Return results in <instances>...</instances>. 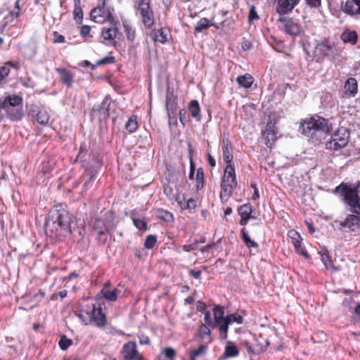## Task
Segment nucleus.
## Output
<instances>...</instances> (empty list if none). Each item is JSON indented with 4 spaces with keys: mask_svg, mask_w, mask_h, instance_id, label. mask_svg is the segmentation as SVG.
<instances>
[{
    "mask_svg": "<svg viewBox=\"0 0 360 360\" xmlns=\"http://www.w3.org/2000/svg\"><path fill=\"white\" fill-rule=\"evenodd\" d=\"M332 124L326 119L321 117H309L302 120L299 131L310 137L314 141L319 142L332 131Z\"/></svg>",
    "mask_w": 360,
    "mask_h": 360,
    "instance_id": "nucleus-1",
    "label": "nucleus"
},
{
    "mask_svg": "<svg viewBox=\"0 0 360 360\" xmlns=\"http://www.w3.org/2000/svg\"><path fill=\"white\" fill-rule=\"evenodd\" d=\"M49 218H51L53 224H57L66 234H72L77 227L76 218L65 210L62 205L54 206L50 212Z\"/></svg>",
    "mask_w": 360,
    "mask_h": 360,
    "instance_id": "nucleus-2",
    "label": "nucleus"
},
{
    "mask_svg": "<svg viewBox=\"0 0 360 360\" xmlns=\"http://www.w3.org/2000/svg\"><path fill=\"white\" fill-rule=\"evenodd\" d=\"M359 186L360 183L357 185L341 183L333 191L341 195L342 200L349 207L350 211L355 214L360 213Z\"/></svg>",
    "mask_w": 360,
    "mask_h": 360,
    "instance_id": "nucleus-3",
    "label": "nucleus"
},
{
    "mask_svg": "<svg viewBox=\"0 0 360 360\" xmlns=\"http://www.w3.org/2000/svg\"><path fill=\"white\" fill-rule=\"evenodd\" d=\"M220 186V199L222 202H226L229 199L233 190L237 186L235 168L231 164L226 166Z\"/></svg>",
    "mask_w": 360,
    "mask_h": 360,
    "instance_id": "nucleus-4",
    "label": "nucleus"
},
{
    "mask_svg": "<svg viewBox=\"0 0 360 360\" xmlns=\"http://www.w3.org/2000/svg\"><path fill=\"white\" fill-rule=\"evenodd\" d=\"M114 216L111 212L105 213V219H96L93 229L96 231L98 240L105 243L108 240V236L110 234V230L115 228Z\"/></svg>",
    "mask_w": 360,
    "mask_h": 360,
    "instance_id": "nucleus-5",
    "label": "nucleus"
},
{
    "mask_svg": "<svg viewBox=\"0 0 360 360\" xmlns=\"http://www.w3.org/2000/svg\"><path fill=\"white\" fill-rule=\"evenodd\" d=\"M22 99L19 96H6L1 103V108L7 112L8 116L12 120H20L22 117Z\"/></svg>",
    "mask_w": 360,
    "mask_h": 360,
    "instance_id": "nucleus-6",
    "label": "nucleus"
},
{
    "mask_svg": "<svg viewBox=\"0 0 360 360\" xmlns=\"http://www.w3.org/2000/svg\"><path fill=\"white\" fill-rule=\"evenodd\" d=\"M349 131L345 127L339 128L326 142V148L330 150H339L347 146L349 139Z\"/></svg>",
    "mask_w": 360,
    "mask_h": 360,
    "instance_id": "nucleus-7",
    "label": "nucleus"
},
{
    "mask_svg": "<svg viewBox=\"0 0 360 360\" xmlns=\"http://www.w3.org/2000/svg\"><path fill=\"white\" fill-rule=\"evenodd\" d=\"M150 0H139L136 6V15H138L145 27L150 29L155 22L153 11H152Z\"/></svg>",
    "mask_w": 360,
    "mask_h": 360,
    "instance_id": "nucleus-8",
    "label": "nucleus"
},
{
    "mask_svg": "<svg viewBox=\"0 0 360 360\" xmlns=\"http://www.w3.org/2000/svg\"><path fill=\"white\" fill-rule=\"evenodd\" d=\"M114 9L110 6H105V1L102 6H99L91 10L90 15L92 20L97 23H103L108 21L110 25H115L117 22L113 16Z\"/></svg>",
    "mask_w": 360,
    "mask_h": 360,
    "instance_id": "nucleus-9",
    "label": "nucleus"
},
{
    "mask_svg": "<svg viewBox=\"0 0 360 360\" xmlns=\"http://www.w3.org/2000/svg\"><path fill=\"white\" fill-rule=\"evenodd\" d=\"M289 242L292 244L295 251L305 258H309V254L304 247L302 246V238L300 233L294 229H291L288 233Z\"/></svg>",
    "mask_w": 360,
    "mask_h": 360,
    "instance_id": "nucleus-10",
    "label": "nucleus"
},
{
    "mask_svg": "<svg viewBox=\"0 0 360 360\" xmlns=\"http://www.w3.org/2000/svg\"><path fill=\"white\" fill-rule=\"evenodd\" d=\"M122 353L125 360H146L136 348L134 342H128L123 345Z\"/></svg>",
    "mask_w": 360,
    "mask_h": 360,
    "instance_id": "nucleus-11",
    "label": "nucleus"
},
{
    "mask_svg": "<svg viewBox=\"0 0 360 360\" xmlns=\"http://www.w3.org/2000/svg\"><path fill=\"white\" fill-rule=\"evenodd\" d=\"M110 100L105 97L101 104L94 105L91 110V115L98 118L100 121L105 120L110 115L109 112Z\"/></svg>",
    "mask_w": 360,
    "mask_h": 360,
    "instance_id": "nucleus-12",
    "label": "nucleus"
},
{
    "mask_svg": "<svg viewBox=\"0 0 360 360\" xmlns=\"http://www.w3.org/2000/svg\"><path fill=\"white\" fill-rule=\"evenodd\" d=\"M278 20L283 23V29L286 34L292 37L301 34L302 27L292 19L281 17Z\"/></svg>",
    "mask_w": 360,
    "mask_h": 360,
    "instance_id": "nucleus-13",
    "label": "nucleus"
},
{
    "mask_svg": "<svg viewBox=\"0 0 360 360\" xmlns=\"http://www.w3.org/2000/svg\"><path fill=\"white\" fill-rule=\"evenodd\" d=\"M342 11L350 16H360V0H342Z\"/></svg>",
    "mask_w": 360,
    "mask_h": 360,
    "instance_id": "nucleus-14",
    "label": "nucleus"
},
{
    "mask_svg": "<svg viewBox=\"0 0 360 360\" xmlns=\"http://www.w3.org/2000/svg\"><path fill=\"white\" fill-rule=\"evenodd\" d=\"M316 51L326 56L333 58L338 56L340 53V50L334 44L323 43L318 44L316 47Z\"/></svg>",
    "mask_w": 360,
    "mask_h": 360,
    "instance_id": "nucleus-15",
    "label": "nucleus"
},
{
    "mask_svg": "<svg viewBox=\"0 0 360 360\" xmlns=\"http://www.w3.org/2000/svg\"><path fill=\"white\" fill-rule=\"evenodd\" d=\"M357 214H349L344 221L339 223L340 229L344 230L349 228L354 231L356 228H360V212Z\"/></svg>",
    "mask_w": 360,
    "mask_h": 360,
    "instance_id": "nucleus-16",
    "label": "nucleus"
},
{
    "mask_svg": "<svg viewBox=\"0 0 360 360\" xmlns=\"http://www.w3.org/2000/svg\"><path fill=\"white\" fill-rule=\"evenodd\" d=\"M300 0H278L276 12L280 15L291 12Z\"/></svg>",
    "mask_w": 360,
    "mask_h": 360,
    "instance_id": "nucleus-17",
    "label": "nucleus"
},
{
    "mask_svg": "<svg viewBox=\"0 0 360 360\" xmlns=\"http://www.w3.org/2000/svg\"><path fill=\"white\" fill-rule=\"evenodd\" d=\"M94 322L98 327H104L106 325L105 315L102 312V309L95 304L92 306L91 322Z\"/></svg>",
    "mask_w": 360,
    "mask_h": 360,
    "instance_id": "nucleus-18",
    "label": "nucleus"
},
{
    "mask_svg": "<svg viewBox=\"0 0 360 360\" xmlns=\"http://www.w3.org/2000/svg\"><path fill=\"white\" fill-rule=\"evenodd\" d=\"M56 71L60 77V81L68 87H71L73 84L74 75L68 69L57 68Z\"/></svg>",
    "mask_w": 360,
    "mask_h": 360,
    "instance_id": "nucleus-19",
    "label": "nucleus"
},
{
    "mask_svg": "<svg viewBox=\"0 0 360 360\" xmlns=\"http://www.w3.org/2000/svg\"><path fill=\"white\" fill-rule=\"evenodd\" d=\"M92 306L86 305L84 308L75 311V314L80 321L87 325L91 322Z\"/></svg>",
    "mask_w": 360,
    "mask_h": 360,
    "instance_id": "nucleus-20",
    "label": "nucleus"
},
{
    "mask_svg": "<svg viewBox=\"0 0 360 360\" xmlns=\"http://www.w3.org/2000/svg\"><path fill=\"white\" fill-rule=\"evenodd\" d=\"M120 291L115 288H112L108 284H105L101 290L103 297L108 301H115Z\"/></svg>",
    "mask_w": 360,
    "mask_h": 360,
    "instance_id": "nucleus-21",
    "label": "nucleus"
},
{
    "mask_svg": "<svg viewBox=\"0 0 360 360\" xmlns=\"http://www.w3.org/2000/svg\"><path fill=\"white\" fill-rule=\"evenodd\" d=\"M346 94L349 97H354L358 91L357 81L355 78L350 77L347 79L345 84Z\"/></svg>",
    "mask_w": 360,
    "mask_h": 360,
    "instance_id": "nucleus-22",
    "label": "nucleus"
},
{
    "mask_svg": "<svg viewBox=\"0 0 360 360\" xmlns=\"http://www.w3.org/2000/svg\"><path fill=\"white\" fill-rule=\"evenodd\" d=\"M116 25H112V27L109 28H103L101 32V37L104 40L109 41L110 44H115V41H114L117 32V28L116 27Z\"/></svg>",
    "mask_w": 360,
    "mask_h": 360,
    "instance_id": "nucleus-23",
    "label": "nucleus"
},
{
    "mask_svg": "<svg viewBox=\"0 0 360 360\" xmlns=\"http://www.w3.org/2000/svg\"><path fill=\"white\" fill-rule=\"evenodd\" d=\"M239 349L236 344L231 341H227L224 347V356L225 358H233L238 356Z\"/></svg>",
    "mask_w": 360,
    "mask_h": 360,
    "instance_id": "nucleus-24",
    "label": "nucleus"
},
{
    "mask_svg": "<svg viewBox=\"0 0 360 360\" xmlns=\"http://www.w3.org/2000/svg\"><path fill=\"white\" fill-rule=\"evenodd\" d=\"M152 36L154 41L164 44L169 39L170 34L169 30L161 28L154 30Z\"/></svg>",
    "mask_w": 360,
    "mask_h": 360,
    "instance_id": "nucleus-25",
    "label": "nucleus"
},
{
    "mask_svg": "<svg viewBox=\"0 0 360 360\" xmlns=\"http://www.w3.org/2000/svg\"><path fill=\"white\" fill-rule=\"evenodd\" d=\"M264 136L265 139V144L267 147L271 148L277 139L276 131H275L274 127H266L264 131Z\"/></svg>",
    "mask_w": 360,
    "mask_h": 360,
    "instance_id": "nucleus-26",
    "label": "nucleus"
},
{
    "mask_svg": "<svg viewBox=\"0 0 360 360\" xmlns=\"http://www.w3.org/2000/svg\"><path fill=\"white\" fill-rule=\"evenodd\" d=\"M188 110L191 116L197 121L201 120L200 108L199 103L197 100H192L188 105Z\"/></svg>",
    "mask_w": 360,
    "mask_h": 360,
    "instance_id": "nucleus-27",
    "label": "nucleus"
},
{
    "mask_svg": "<svg viewBox=\"0 0 360 360\" xmlns=\"http://www.w3.org/2000/svg\"><path fill=\"white\" fill-rule=\"evenodd\" d=\"M236 82L239 86L245 89L250 88L254 82V78L250 74H245L238 76L236 78Z\"/></svg>",
    "mask_w": 360,
    "mask_h": 360,
    "instance_id": "nucleus-28",
    "label": "nucleus"
},
{
    "mask_svg": "<svg viewBox=\"0 0 360 360\" xmlns=\"http://www.w3.org/2000/svg\"><path fill=\"white\" fill-rule=\"evenodd\" d=\"M211 26H214L215 27L218 28V27L214 24L210 23V20L207 18H202L196 23L194 28V33H199L203 30L208 29Z\"/></svg>",
    "mask_w": 360,
    "mask_h": 360,
    "instance_id": "nucleus-29",
    "label": "nucleus"
},
{
    "mask_svg": "<svg viewBox=\"0 0 360 360\" xmlns=\"http://www.w3.org/2000/svg\"><path fill=\"white\" fill-rule=\"evenodd\" d=\"M357 34L355 31L345 30L342 34L341 38L345 43L355 44L357 41Z\"/></svg>",
    "mask_w": 360,
    "mask_h": 360,
    "instance_id": "nucleus-30",
    "label": "nucleus"
},
{
    "mask_svg": "<svg viewBox=\"0 0 360 360\" xmlns=\"http://www.w3.org/2000/svg\"><path fill=\"white\" fill-rule=\"evenodd\" d=\"M131 217L133 221L134 225L141 231H146L147 229V224L146 222L136 217L135 211H133L131 214Z\"/></svg>",
    "mask_w": 360,
    "mask_h": 360,
    "instance_id": "nucleus-31",
    "label": "nucleus"
},
{
    "mask_svg": "<svg viewBox=\"0 0 360 360\" xmlns=\"http://www.w3.org/2000/svg\"><path fill=\"white\" fill-rule=\"evenodd\" d=\"M126 129L129 133L134 132L138 128L137 117L135 115L131 116L125 124Z\"/></svg>",
    "mask_w": 360,
    "mask_h": 360,
    "instance_id": "nucleus-32",
    "label": "nucleus"
},
{
    "mask_svg": "<svg viewBox=\"0 0 360 360\" xmlns=\"http://www.w3.org/2000/svg\"><path fill=\"white\" fill-rule=\"evenodd\" d=\"M122 24L127 39L133 41L136 37L135 30L126 20L123 21Z\"/></svg>",
    "mask_w": 360,
    "mask_h": 360,
    "instance_id": "nucleus-33",
    "label": "nucleus"
},
{
    "mask_svg": "<svg viewBox=\"0 0 360 360\" xmlns=\"http://www.w3.org/2000/svg\"><path fill=\"white\" fill-rule=\"evenodd\" d=\"M222 153H223V159L228 164H231L232 160H233V155L231 153V148L229 146V144L224 143L222 146Z\"/></svg>",
    "mask_w": 360,
    "mask_h": 360,
    "instance_id": "nucleus-34",
    "label": "nucleus"
},
{
    "mask_svg": "<svg viewBox=\"0 0 360 360\" xmlns=\"http://www.w3.org/2000/svg\"><path fill=\"white\" fill-rule=\"evenodd\" d=\"M50 116L46 110H40L37 114V120L40 124H46L49 122Z\"/></svg>",
    "mask_w": 360,
    "mask_h": 360,
    "instance_id": "nucleus-35",
    "label": "nucleus"
},
{
    "mask_svg": "<svg viewBox=\"0 0 360 360\" xmlns=\"http://www.w3.org/2000/svg\"><path fill=\"white\" fill-rule=\"evenodd\" d=\"M252 212V206L250 204H244L238 208V213L240 217H250Z\"/></svg>",
    "mask_w": 360,
    "mask_h": 360,
    "instance_id": "nucleus-36",
    "label": "nucleus"
},
{
    "mask_svg": "<svg viewBox=\"0 0 360 360\" xmlns=\"http://www.w3.org/2000/svg\"><path fill=\"white\" fill-rule=\"evenodd\" d=\"M176 352L174 349L171 347H167L164 349L162 354L159 356V360H174Z\"/></svg>",
    "mask_w": 360,
    "mask_h": 360,
    "instance_id": "nucleus-37",
    "label": "nucleus"
},
{
    "mask_svg": "<svg viewBox=\"0 0 360 360\" xmlns=\"http://www.w3.org/2000/svg\"><path fill=\"white\" fill-rule=\"evenodd\" d=\"M227 321L229 325L233 323L241 324L243 322V318L242 316L237 313L231 314L226 316Z\"/></svg>",
    "mask_w": 360,
    "mask_h": 360,
    "instance_id": "nucleus-38",
    "label": "nucleus"
},
{
    "mask_svg": "<svg viewBox=\"0 0 360 360\" xmlns=\"http://www.w3.org/2000/svg\"><path fill=\"white\" fill-rule=\"evenodd\" d=\"M10 65H13L11 62L8 61L0 66V82L8 75L11 70L9 68Z\"/></svg>",
    "mask_w": 360,
    "mask_h": 360,
    "instance_id": "nucleus-39",
    "label": "nucleus"
},
{
    "mask_svg": "<svg viewBox=\"0 0 360 360\" xmlns=\"http://www.w3.org/2000/svg\"><path fill=\"white\" fill-rule=\"evenodd\" d=\"M213 316L214 322H219L220 320H222L226 318L224 316V311L222 307H216L213 309Z\"/></svg>",
    "mask_w": 360,
    "mask_h": 360,
    "instance_id": "nucleus-40",
    "label": "nucleus"
},
{
    "mask_svg": "<svg viewBox=\"0 0 360 360\" xmlns=\"http://www.w3.org/2000/svg\"><path fill=\"white\" fill-rule=\"evenodd\" d=\"M207 348L206 345H201L198 349L192 351L190 354L191 360H195L197 357L205 354Z\"/></svg>",
    "mask_w": 360,
    "mask_h": 360,
    "instance_id": "nucleus-41",
    "label": "nucleus"
},
{
    "mask_svg": "<svg viewBox=\"0 0 360 360\" xmlns=\"http://www.w3.org/2000/svg\"><path fill=\"white\" fill-rule=\"evenodd\" d=\"M157 217L165 221H170L173 219V215L171 212L163 210H158L157 211Z\"/></svg>",
    "mask_w": 360,
    "mask_h": 360,
    "instance_id": "nucleus-42",
    "label": "nucleus"
},
{
    "mask_svg": "<svg viewBox=\"0 0 360 360\" xmlns=\"http://www.w3.org/2000/svg\"><path fill=\"white\" fill-rule=\"evenodd\" d=\"M241 233L243 240L248 248H254L257 246V243L250 238L248 233L245 232L244 229H242Z\"/></svg>",
    "mask_w": 360,
    "mask_h": 360,
    "instance_id": "nucleus-43",
    "label": "nucleus"
},
{
    "mask_svg": "<svg viewBox=\"0 0 360 360\" xmlns=\"http://www.w3.org/2000/svg\"><path fill=\"white\" fill-rule=\"evenodd\" d=\"M196 181H197V189H201L204 185V173L203 170L201 167L197 169L196 173Z\"/></svg>",
    "mask_w": 360,
    "mask_h": 360,
    "instance_id": "nucleus-44",
    "label": "nucleus"
},
{
    "mask_svg": "<svg viewBox=\"0 0 360 360\" xmlns=\"http://www.w3.org/2000/svg\"><path fill=\"white\" fill-rule=\"evenodd\" d=\"M157 243V238L153 235H149L146 237L144 246L147 249H152Z\"/></svg>",
    "mask_w": 360,
    "mask_h": 360,
    "instance_id": "nucleus-45",
    "label": "nucleus"
},
{
    "mask_svg": "<svg viewBox=\"0 0 360 360\" xmlns=\"http://www.w3.org/2000/svg\"><path fill=\"white\" fill-rule=\"evenodd\" d=\"M72 343V340L68 338L65 335L61 337L59 341V346L62 350H66Z\"/></svg>",
    "mask_w": 360,
    "mask_h": 360,
    "instance_id": "nucleus-46",
    "label": "nucleus"
},
{
    "mask_svg": "<svg viewBox=\"0 0 360 360\" xmlns=\"http://www.w3.org/2000/svg\"><path fill=\"white\" fill-rule=\"evenodd\" d=\"M74 18L77 22H81L83 18V12L79 5H75V9L73 11Z\"/></svg>",
    "mask_w": 360,
    "mask_h": 360,
    "instance_id": "nucleus-47",
    "label": "nucleus"
},
{
    "mask_svg": "<svg viewBox=\"0 0 360 360\" xmlns=\"http://www.w3.org/2000/svg\"><path fill=\"white\" fill-rule=\"evenodd\" d=\"M321 261L323 262L326 267L329 268L332 266V259L327 251H325L323 253H321Z\"/></svg>",
    "mask_w": 360,
    "mask_h": 360,
    "instance_id": "nucleus-48",
    "label": "nucleus"
},
{
    "mask_svg": "<svg viewBox=\"0 0 360 360\" xmlns=\"http://www.w3.org/2000/svg\"><path fill=\"white\" fill-rule=\"evenodd\" d=\"M53 162L49 160L43 162L42 167L41 169V172L44 174L49 173L53 169Z\"/></svg>",
    "mask_w": 360,
    "mask_h": 360,
    "instance_id": "nucleus-49",
    "label": "nucleus"
},
{
    "mask_svg": "<svg viewBox=\"0 0 360 360\" xmlns=\"http://www.w3.org/2000/svg\"><path fill=\"white\" fill-rule=\"evenodd\" d=\"M188 152H189L190 160H191V168H190V172H189V179H193L194 174H195V168H194V165H193L192 159H191V156H192V146H191V144L190 143H188Z\"/></svg>",
    "mask_w": 360,
    "mask_h": 360,
    "instance_id": "nucleus-50",
    "label": "nucleus"
},
{
    "mask_svg": "<svg viewBox=\"0 0 360 360\" xmlns=\"http://www.w3.org/2000/svg\"><path fill=\"white\" fill-rule=\"evenodd\" d=\"M199 333L202 338H205L206 336H210L211 331L207 325L202 323L200 326Z\"/></svg>",
    "mask_w": 360,
    "mask_h": 360,
    "instance_id": "nucleus-51",
    "label": "nucleus"
},
{
    "mask_svg": "<svg viewBox=\"0 0 360 360\" xmlns=\"http://www.w3.org/2000/svg\"><path fill=\"white\" fill-rule=\"evenodd\" d=\"M229 323L227 321L226 317L222 320H220L219 322H214L213 327H218L219 330L221 329L223 327H226L229 329Z\"/></svg>",
    "mask_w": 360,
    "mask_h": 360,
    "instance_id": "nucleus-52",
    "label": "nucleus"
},
{
    "mask_svg": "<svg viewBox=\"0 0 360 360\" xmlns=\"http://www.w3.org/2000/svg\"><path fill=\"white\" fill-rule=\"evenodd\" d=\"M114 61H115V58L112 56H106V57L101 59L100 60H98L97 64L99 65H104V64H110V63H113Z\"/></svg>",
    "mask_w": 360,
    "mask_h": 360,
    "instance_id": "nucleus-53",
    "label": "nucleus"
},
{
    "mask_svg": "<svg viewBox=\"0 0 360 360\" xmlns=\"http://www.w3.org/2000/svg\"><path fill=\"white\" fill-rule=\"evenodd\" d=\"M308 6L311 8H317L321 4V0H305Z\"/></svg>",
    "mask_w": 360,
    "mask_h": 360,
    "instance_id": "nucleus-54",
    "label": "nucleus"
},
{
    "mask_svg": "<svg viewBox=\"0 0 360 360\" xmlns=\"http://www.w3.org/2000/svg\"><path fill=\"white\" fill-rule=\"evenodd\" d=\"M198 248V241L195 240V243L190 245H184L182 246L183 250L185 252H191L196 250Z\"/></svg>",
    "mask_w": 360,
    "mask_h": 360,
    "instance_id": "nucleus-55",
    "label": "nucleus"
},
{
    "mask_svg": "<svg viewBox=\"0 0 360 360\" xmlns=\"http://www.w3.org/2000/svg\"><path fill=\"white\" fill-rule=\"evenodd\" d=\"M164 193L170 199L172 200L174 198V193L173 189L169 186L164 187Z\"/></svg>",
    "mask_w": 360,
    "mask_h": 360,
    "instance_id": "nucleus-56",
    "label": "nucleus"
},
{
    "mask_svg": "<svg viewBox=\"0 0 360 360\" xmlns=\"http://www.w3.org/2000/svg\"><path fill=\"white\" fill-rule=\"evenodd\" d=\"M90 31L91 27L88 25H83L81 27V34L85 38L91 37V35L90 34Z\"/></svg>",
    "mask_w": 360,
    "mask_h": 360,
    "instance_id": "nucleus-57",
    "label": "nucleus"
},
{
    "mask_svg": "<svg viewBox=\"0 0 360 360\" xmlns=\"http://www.w3.org/2000/svg\"><path fill=\"white\" fill-rule=\"evenodd\" d=\"M196 207L195 200L193 198L188 199L184 204L183 209H194Z\"/></svg>",
    "mask_w": 360,
    "mask_h": 360,
    "instance_id": "nucleus-58",
    "label": "nucleus"
},
{
    "mask_svg": "<svg viewBox=\"0 0 360 360\" xmlns=\"http://www.w3.org/2000/svg\"><path fill=\"white\" fill-rule=\"evenodd\" d=\"M179 120L184 125L188 122V117L185 110H181L179 111Z\"/></svg>",
    "mask_w": 360,
    "mask_h": 360,
    "instance_id": "nucleus-59",
    "label": "nucleus"
},
{
    "mask_svg": "<svg viewBox=\"0 0 360 360\" xmlns=\"http://www.w3.org/2000/svg\"><path fill=\"white\" fill-rule=\"evenodd\" d=\"M259 16L257 13V12L255 10V8L253 6L251 7L249 13L248 19L250 22H252L255 19H258Z\"/></svg>",
    "mask_w": 360,
    "mask_h": 360,
    "instance_id": "nucleus-60",
    "label": "nucleus"
},
{
    "mask_svg": "<svg viewBox=\"0 0 360 360\" xmlns=\"http://www.w3.org/2000/svg\"><path fill=\"white\" fill-rule=\"evenodd\" d=\"M53 41L55 43H64L65 42V37L62 34H58L56 32L53 33Z\"/></svg>",
    "mask_w": 360,
    "mask_h": 360,
    "instance_id": "nucleus-61",
    "label": "nucleus"
},
{
    "mask_svg": "<svg viewBox=\"0 0 360 360\" xmlns=\"http://www.w3.org/2000/svg\"><path fill=\"white\" fill-rule=\"evenodd\" d=\"M139 342L141 345H149V338L143 334L139 335Z\"/></svg>",
    "mask_w": 360,
    "mask_h": 360,
    "instance_id": "nucleus-62",
    "label": "nucleus"
},
{
    "mask_svg": "<svg viewBox=\"0 0 360 360\" xmlns=\"http://www.w3.org/2000/svg\"><path fill=\"white\" fill-rule=\"evenodd\" d=\"M228 330L229 329H227L226 327H223L221 329H219V338L221 340H226L227 338Z\"/></svg>",
    "mask_w": 360,
    "mask_h": 360,
    "instance_id": "nucleus-63",
    "label": "nucleus"
},
{
    "mask_svg": "<svg viewBox=\"0 0 360 360\" xmlns=\"http://www.w3.org/2000/svg\"><path fill=\"white\" fill-rule=\"evenodd\" d=\"M204 319L207 325H211L212 323L211 314L209 311H206L204 314Z\"/></svg>",
    "mask_w": 360,
    "mask_h": 360,
    "instance_id": "nucleus-64",
    "label": "nucleus"
}]
</instances>
